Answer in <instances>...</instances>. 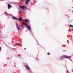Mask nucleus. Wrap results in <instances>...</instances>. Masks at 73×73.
Masks as SVG:
<instances>
[{"label": "nucleus", "instance_id": "obj_1", "mask_svg": "<svg viewBox=\"0 0 73 73\" xmlns=\"http://www.w3.org/2000/svg\"><path fill=\"white\" fill-rule=\"evenodd\" d=\"M25 67L26 69H28V70H30V68H29V66H28V65H26L25 66Z\"/></svg>", "mask_w": 73, "mask_h": 73}, {"label": "nucleus", "instance_id": "obj_2", "mask_svg": "<svg viewBox=\"0 0 73 73\" xmlns=\"http://www.w3.org/2000/svg\"><path fill=\"white\" fill-rule=\"evenodd\" d=\"M16 27L17 29H18V30L19 31V30H20V27H19L18 26V25L17 24H16Z\"/></svg>", "mask_w": 73, "mask_h": 73}, {"label": "nucleus", "instance_id": "obj_3", "mask_svg": "<svg viewBox=\"0 0 73 73\" xmlns=\"http://www.w3.org/2000/svg\"><path fill=\"white\" fill-rule=\"evenodd\" d=\"M19 7L21 8L22 9H24V8H25V7L24 6H19Z\"/></svg>", "mask_w": 73, "mask_h": 73}, {"label": "nucleus", "instance_id": "obj_4", "mask_svg": "<svg viewBox=\"0 0 73 73\" xmlns=\"http://www.w3.org/2000/svg\"><path fill=\"white\" fill-rule=\"evenodd\" d=\"M25 23L24 22H23V23H22L21 24V26H22V27H23L24 25H25Z\"/></svg>", "mask_w": 73, "mask_h": 73}, {"label": "nucleus", "instance_id": "obj_5", "mask_svg": "<svg viewBox=\"0 0 73 73\" xmlns=\"http://www.w3.org/2000/svg\"><path fill=\"white\" fill-rule=\"evenodd\" d=\"M26 27L29 30H31V27L29 25H26Z\"/></svg>", "mask_w": 73, "mask_h": 73}, {"label": "nucleus", "instance_id": "obj_6", "mask_svg": "<svg viewBox=\"0 0 73 73\" xmlns=\"http://www.w3.org/2000/svg\"><path fill=\"white\" fill-rule=\"evenodd\" d=\"M11 7H12V6H11V5H10V4H8V9H10V8H11Z\"/></svg>", "mask_w": 73, "mask_h": 73}, {"label": "nucleus", "instance_id": "obj_7", "mask_svg": "<svg viewBox=\"0 0 73 73\" xmlns=\"http://www.w3.org/2000/svg\"><path fill=\"white\" fill-rule=\"evenodd\" d=\"M18 20H19V21H23V19L21 17H20L19 19H18Z\"/></svg>", "mask_w": 73, "mask_h": 73}, {"label": "nucleus", "instance_id": "obj_8", "mask_svg": "<svg viewBox=\"0 0 73 73\" xmlns=\"http://www.w3.org/2000/svg\"><path fill=\"white\" fill-rule=\"evenodd\" d=\"M64 58H69V57L66 55H64Z\"/></svg>", "mask_w": 73, "mask_h": 73}, {"label": "nucleus", "instance_id": "obj_9", "mask_svg": "<svg viewBox=\"0 0 73 73\" xmlns=\"http://www.w3.org/2000/svg\"><path fill=\"white\" fill-rule=\"evenodd\" d=\"M23 21H26V22L28 21V22H29V20H28V19H25V20H24Z\"/></svg>", "mask_w": 73, "mask_h": 73}, {"label": "nucleus", "instance_id": "obj_10", "mask_svg": "<svg viewBox=\"0 0 73 73\" xmlns=\"http://www.w3.org/2000/svg\"><path fill=\"white\" fill-rule=\"evenodd\" d=\"M12 19H14L15 20H17V18L14 17H13Z\"/></svg>", "mask_w": 73, "mask_h": 73}, {"label": "nucleus", "instance_id": "obj_11", "mask_svg": "<svg viewBox=\"0 0 73 73\" xmlns=\"http://www.w3.org/2000/svg\"><path fill=\"white\" fill-rule=\"evenodd\" d=\"M64 58V56H61V60H62V58Z\"/></svg>", "mask_w": 73, "mask_h": 73}, {"label": "nucleus", "instance_id": "obj_12", "mask_svg": "<svg viewBox=\"0 0 73 73\" xmlns=\"http://www.w3.org/2000/svg\"><path fill=\"white\" fill-rule=\"evenodd\" d=\"M28 2H29V1H26V4H27L28 3Z\"/></svg>", "mask_w": 73, "mask_h": 73}, {"label": "nucleus", "instance_id": "obj_13", "mask_svg": "<svg viewBox=\"0 0 73 73\" xmlns=\"http://www.w3.org/2000/svg\"><path fill=\"white\" fill-rule=\"evenodd\" d=\"M70 26L72 28H73V25H70Z\"/></svg>", "mask_w": 73, "mask_h": 73}, {"label": "nucleus", "instance_id": "obj_14", "mask_svg": "<svg viewBox=\"0 0 73 73\" xmlns=\"http://www.w3.org/2000/svg\"><path fill=\"white\" fill-rule=\"evenodd\" d=\"M25 25L27 27L26 25H28V23H26L25 24Z\"/></svg>", "mask_w": 73, "mask_h": 73}, {"label": "nucleus", "instance_id": "obj_15", "mask_svg": "<svg viewBox=\"0 0 73 73\" xmlns=\"http://www.w3.org/2000/svg\"><path fill=\"white\" fill-rule=\"evenodd\" d=\"M21 13V11H20L19 12V13Z\"/></svg>", "mask_w": 73, "mask_h": 73}, {"label": "nucleus", "instance_id": "obj_16", "mask_svg": "<svg viewBox=\"0 0 73 73\" xmlns=\"http://www.w3.org/2000/svg\"><path fill=\"white\" fill-rule=\"evenodd\" d=\"M68 31L69 32H71V31L70 30H68Z\"/></svg>", "mask_w": 73, "mask_h": 73}, {"label": "nucleus", "instance_id": "obj_17", "mask_svg": "<svg viewBox=\"0 0 73 73\" xmlns=\"http://www.w3.org/2000/svg\"><path fill=\"white\" fill-rule=\"evenodd\" d=\"M47 54H48V55H49V54H49V53H47Z\"/></svg>", "mask_w": 73, "mask_h": 73}, {"label": "nucleus", "instance_id": "obj_18", "mask_svg": "<svg viewBox=\"0 0 73 73\" xmlns=\"http://www.w3.org/2000/svg\"><path fill=\"white\" fill-rule=\"evenodd\" d=\"M30 0H27V1H29Z\"/></svg>", "mask_w": 73, "mask_h": 73}, {"label": "nucleus", "instance_id": "obj_19", "mask_svg": "<svg viewBox=\"0 0 73 73\" xmlns=\"http://www.w3.org/2000/svg\"><path fill=\"white\" fill-rule=\"evenodd\" d=\"M0 49H1V47H0Z\"/></svg>", "mask_w": 73, "mask_h": 73}, {"label": "nucleus", "instance_id": "obj_20", "mask_svg": "<svg viewBox=\"0 0 73 73\" xmlns=\"http://www.w3.org/2000/svg\"><path fill=\"white\" fill-rule=\"evenodd\" d=\"M26 49V48H25V50Z\"/></svg>", "mask_w": 73, "mask_h": 73}, {"label": "nucleus", "instance_id": "obj_21", "mask_svg": "<svg viewBox=\"0 0 73 73\" xmlns=\"http://www.w3.org/2000/svg\"><path fill=\"white\" fill-rule=\"evenodd\" d=\"M72 13H73V10L72 11Z\"/></svg>", "mask_w": 73, "mask_h": 73}, {"label": "nucleus", "instance_id": "obj_22", "mask_svg": "<svg viewBox=\"0 0 73 73\" xmlns=\"http://www.w3.org/2000/svg\"><path fill=\"white\" fill-rule=\"evenodd\" d=\"M72 8H73V7H72Z\"/></svg>", "mask_w": 73, "mask_h": 73}]
</instances>
